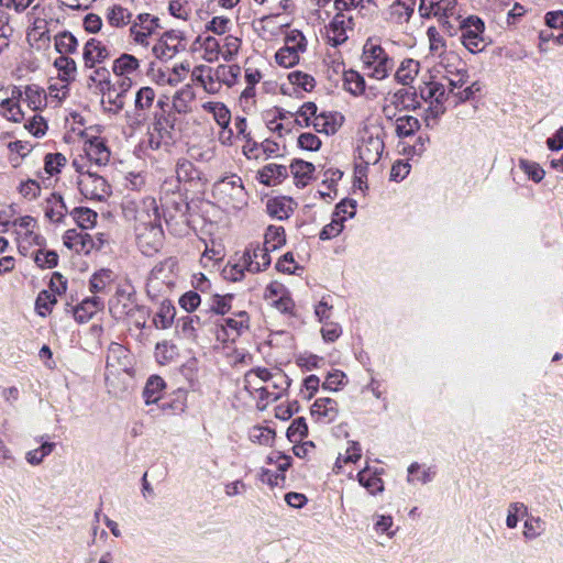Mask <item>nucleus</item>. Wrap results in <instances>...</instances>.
<instances>
[{"instance_id": "f257e3e1", "label": "nucleus", "mask_w": 563, "mask_h": 563, "mask_svg": "<svg viewBox=\"0 0 563 563\" xmlns=\"http://www.w3.org/2000/svg\"><path fill=\"white\" fill-rule=\"evenodd\" d=\"M47 106L45 90L37 85L14 87L0 102V114L10 122L22 123L24 113L42 112Z\"/></svg>"}, {"instance_id": "f03ea898", "label": "nucleus", "mask_w": 563, "mask_h": 563, "mask_svg": "<svg viewBox=\"0 0 563 563\" xmlns=\"http://www.w3.org/2000/svg\"><path fill=\"white\" fill-rule=\"evenodd\" d=\"M214 205L228 214H235L249 203V194L240 176L222 177L212 187Z\"/></svg>"}, {"instance_id": "7ed1b4c3", "label": "nucleus", "mask_w": 563, "mask_h": 563, "mask_svg": "<svg viewBox=\"0 0 563 563\" xmlns=\"http://www.w3.org/2000/svg\"><path fill=\"white\" fill-rule=\"evenodd\" d=\"M124 219L136 228L151 225L162 221V213L154 197H125L122 202Z\"/></svg>"}, {"instance_id": "20e7f679", "label": "nucleus", "mask_w": 563, "mask_h": 563, "mask_svg": "<svg viewBox=\"0 0 563 563\" xmlns=\"http://www.w3.org/2000/svg\"><path fill=\"white\" fill-rule=\"evenodd\" d=\"M111 152L103 137L86 134L82 139L81 153L74 156L71 166L76 172L103 167L110 162Z\"/></svg>"}, {"instance_id": "39448f33", "label": "nucleus", "mask_w": 563, "mask_h": 563, "mask_svg": "<svg viewBox=\"0 0 563 563\" xmlns=\"http://www.w3.org/2000/svg\"><path fill=\"white\" fill-rule=\"evenodd\" d=\"M361 60L371 78L383 80L389 76L394 68V60L389 57L380 41L375 37L366 40Z\"/></svg>"}, {"instance_id": "423d86ee", "label": "nucleus", "mask_w": 563, "mask_h": 563, "mask_svg": "<svg viewBox=\"0 0 563 563\" xmlns=\"http://www.w3.org/2000/svg\"><path fill=\"white\" fill-rule=\"evenodd\" d=\"M175 268L176 262L168 258L152 269L146 283V292L152 299L164 297L173 290L177 283Z\"/></svg>"}, {"instance_id": "0eeeda50", "label": "nucleus", "mask_w": 563, "mask_h": 563, "mask_svg": "<svg viewBox=\"0 0 563 563\" xmlns=\"http://www.w3.org/2000/svg\"><path fill=\"white\" fill-rule=\"evenodd\" d=\"M1 225L13 230L19 252L23 256H29L32 246H42L44 243V238L37 232V221L31 216L19 217Z\"/></svg>"}, {"instance_id": "6e6552de", "label": "nucleus", "mask_w": 563, "mask_h": 563, "mask_svg": "<svg viewBox=\"0 0 563 563\" xmlns=\"http://www.w3.org/2000/svg\"><path fill=\"white\" fill-rule=\"evenodd\" d=\"M308 42L299 30L291 29L284 36V46L275 54V60L279 66L290 68L297 65L300 56L307 51Z\"/></svg>"}, {"instance_id": "1a4fd4ad", "label": "nucleus", "mask_w": 563, "mask_h": 563, "mask_svg": "<svg viewBox=\"0 0 563 563\" xmlns=\"http://www.w3.org/2000/svg\"><path fill=\"white\" fill-rule=\"evenodd\" d=\"M461 42L471 53L483 52L488 42L485 37V24L476 15H468L460 21Z\"/></svg>"}, {"instance_id": "9d476101", "label": "nucleus", "mask_w": 563, "mask_h": 563, "mask_svg": "<svg viewBox=\"0 0 563 563\" xmlns=\"http://www.w3.org/2000/svg\"><path fill=\"white\" fill-rule=\"evenodd\" d=\"M76 173L78 190L86 199L103 201L111 195L110 185L96 170L87 168Z\"/></svg>"}, {"instance_id": "9b49d317", "label": "nucleus", "mask_w": 563, "mask_h": 563, "mask_svg": "<svg viewBox=\"0 0 563 563\" xmlns=\"http://www.w3.org/2000/svg\"><path fill=\"white\" fill-rule=\"evenodd\" d=\"M378 128L364 129L357 146L358 159L365 166L375 165L380 159L384 142Z\"/></svg>"}, {"instance_id": "f8f14e48", "label": "nucleus", "mask_w": 563, "mask_h": 563, "mask_svg": "<svg viewBox=\"0 0 563 563\" xmlns=\"http://www.w3.org/2000/svg\"><path fill=\"white\" fill-rule=\"evenodd\" d=\"M159 29V19L157 16L150 13H140L131 22L129 36L134 44L147 47L150 38L156 35Z\"/></svg>"}, {"instance_id": "ddd939ff", "label": "nucleus", "mask_w": 563, "mask_h": 563, "mask_svg": "<svg viewBox=\"0 0 563 563\" xmlns=\"http://www.w3.org/2000/svg\"><path fill=\"white\" fill-rule=\"evenodd\" d=\"M134 233L137 247L144 255L152 256L162 249L164 242L162 221L136 228L134 229Z\"/></svg>"}, {"instance_id": "4468645a", "label": "nucleus", "mask_w": 563, "mask_h": 563, "mask_svg": "<svg viewBox=\"0 0 563 563\" xmlns=\"http://www.w3.org/2000/svg\"><path fill=\"white\" fill-rule=\"evenodd\" d=\"M185 36L178 31L165 32L152 46L153 55L161 60L172 59L176 54L185 51Z\"/></svg>"}, {"instance_id": "2eb2a0df", "label": "nucleus", "mask_w": 563, "mask_h": 563, "mask_svg": "<svg viewBox=\"0 0 563 563\" xmlns=\"http://www.w3.org/2000/svg\"><path fill=\"white\" fill-rule=\"evenodd\" d=\"M165 101L158 99L156 106L161 111L153 114L152 122L148 125V146L152 150H158L162 141L169 135L168 128H173V123L164 112Z\"/></svg>"}, {"instance_id": "dca6fc26", "label": "nucleus", "mask_w": 563, "mask_h": 563, "mask_svg": "<svg viewBox=\"0 0 563 563\" xmlns=\"http://www.w3.org/2000/svg\"><path fill=\"white\" fill-rule=\"evenodd\" d=\"M243 266L255 274L265 271L271 265V256L267 249L261 244H250L242 255Z\"/></svg>"}, {"instance_id": "f3484780", "label": "nucleus", "mask_w": 563, "mask_h": 563, "mask_svg": "<svg viewBox=\"0 0 563 563\" xmlns=\"http://www.w3.org/2000/svg\"><path fill=\"white\" fill-rule=\"evenodd\" d=\"M131 366L129 351L119 343H111L107 353V372L109 375H119L128 372Z\"/></svg>"}, {"instance_id": "a211bd4d", "label": "nucleus", "mask_w": 563, "mask_h": 563, "mask_svg": "<svg viewBox=\"0 0 563 563\" xmlns=\"http://www.w3.org/2000/svg\"><path fill=\"white\" fill-rule=\"evenodd\" d=\"M290 31L288 23L280 14L267 15L258 21V35L264 41H275Z\"/></svg>"}, {"instance_id": "6ab92c4d", "label": "nucleus", "mask_w": 563, "mask_h": 563, "mask_svg": "<svg viewBox=\"0 0 563 563\" xmlns=\"http://www.w3.org/2000/svg\"><path fill=\"white\" fill-rule=\"evenodd\" d=\"M353 27V19L344 13H336L327 30L328 41L338 46L347 40V31Z\"/></svg>"}, {"instance_id": "aec40b11", "label": "nucleus", "mask_w": 563, "mask_h": 563, "mask_svg": "<svg viewBox=\"0 0 563 563\" xmlns=\"http://www.w3.org/2000/svg\"><path fill=\"white\" fill-rule=\"evenodd\" d=\"M265 377V394L264 399L277 400L282 394L289 387L290 382L286 374L280 369H267Z\"/></svg>"}, {"instance_id": "412c9836", "label": "nucleus", "mask_w": 563, "mask_h": 563, "mask_svg": "<svg viewBox=\"0 0 563 563\" xmlns=\"http://www.w3.org/2000/svg\"><path fill=\"white\" fill-rule=\"evenodd\" d=\"M111 56L110 49L100 40H88L82 48V59L85 68H93Z\"/></svg>"}, {"instance_id": "4be33fe9", "label": "nucleus", "mask_w": 563, "mask_h": 563, "mask_svg": "<svg viewBox=\"0 0 563 563\" xmlns=\"http://www.w3.org/2000/svg\"><path fill=\"white\" fill-rule=\"evenodd\" d=\"M410 100V93L406 89H398L384 97L382 112L387 120H393L398 112L408 109L407 101Z\"/></svg>"}, {"instance_id": "5701e85b", "label": "nucleus", "mask_w": 563, "mask_h": 563, "mask_svg": "<svg viewBox=\"0 0 563 563\" xmlns=\"http://www.w3.org/2000/svg\"><path fill=\"white\" fill-rule=\"evenodd\" d=\"M115 81L110 82V88L107 92L108 101L115 107L117 110H122L124 107V97L134 86L133 77L130 76H114Z\"/></svg>"}, {"instance_id": "b1692460", "label": "nucleus", "mask_w": 563, "mask_h": 563, "mask_svg": "<svg viewBox=\"0 0 563 563\" xmlns=\"http://www.w3.org/2000/svg\"><path fill=\"white\" fill-rule=\"evenodd\" d=\"M111 69L114 76L133 77L141 71V60L132 54L122 53L112 62Z\"/></svg>"}, {"instance_id": "393cba45", "label": "nucleus", "mask_w": 563, "mask_h": 563, "mask_svg": "<svg viewBox=\"0 0 563 563\" xmlns=\"http://www.w3.org/2000/svg\"><path fill=\"white\" fill-rule=\"evenodd\" d=\"M318 114V107L313 102H305L296 112L286 111L279 114L282 120L294 118L295 123L300 128H309Z\"/></svg>"}, {"instance_id": "a878e982", "label": "nucleus", "mask_w": 563, "mask_h": 563, "mask_svg": "<svg viewBox=\"0 0 563 563\" xmlns=\"http://www.w3.org/2000/svg\"><path fill=\"white\" fill-rule=\"evenodd\" d=\"M288 177V168L285 165L267 164L256 175V179L265 186H276Z\"/></svg>"}, {"instance_id": "bb28decb", "label": "nucleus", "mask_w": 563, "mask_h": 563, "mask_svg": "<svg viewBox=\"0 0 563 563\" xmlns=\"http://www.w3.org/2000/svg\"><path fill=\"white\" fill-rule=\"evenodd\" d=\"M107 23L115 29H124L131 25L133 13L125 7L114 3L109 5L104 11Z\"/></svg>"}, {"instance_id": "cd10ccee", "label": "nucleus", "mask_w": 563, "mask_h": 563, "mask_svg": "<svg viewBox=\"0 0 563 563\" xmlns=\"http://www.w3.org/2000/svg\"><path fill=\"white\" fill-rule=\"evenodd\" d=\"M43 208L45 217L54 223H60L67 213L63 197L56 192L51 194L45 199Z\"/></svg>"}, {"instance_id": "c85d7f7f", "label": "nucleus", "mask_w": 563, "mask_h": 563, "mask_svg": "<svg viewBox=\"0 0 563 563\" xmlns=\"http://www.w3.org/2000/svg\"><path fill=\"white\" fill-rule=\"evenodd\" d=\"M296 202L289 197H275L266 202L267 213L278 220H284L290 217L294 211Z\"/></svg>"}, {"instance_id": "c756f323", "label": "nucleus", "mask_w": 563, "mask_h": 563, "mask_svg": "<svg viewBox=\"0 0 563 563\" xmlns=\"http://www.w3.org/2000/svg\"><path fill=\"white\" fill-rule=\"evenodd\" d=\"M102 308L103 301L99 297L84 299L74 309V318L79 323L88 322Z\"/></svg>"}, {"instance_id": "7c9ffc66", "label": "nucleus", "mask_w": 563, "mask_h": 563, "mask_svg": "<svg viewBox=\"0 0 563 563\" xmlns=\"http://www.w3.org/2000/svg\"><path fill=\"white\" fill-rule=\"evenodd\" d=\"M265 375H267V368H255L249 371L244 375V387L251 394H258L261 399H264L265 394Z\"/></svg>"}, {"instance_id": "2f4dec72", "label": "nucleus", "mask_w": 563, "mask_h": 563, "mask_svg": "<svg viewBox=\"0 0 563 563\" xmlns=\"http://www.w3.org/2000/svg\"><path fill=\"white\" fill-rule=\"evenodd\" d=\"M420 71V63L413 58L401 60L395 73V79L402 86L411 85Z\"/></svg>"}, {"instance_id": "473e14b6", "label": "nucleus", "mask_w": 563, "mask_h": 563, "mask_svg": "<svg viewBox=\"0 0 563 563\" xmlns=\"http://www.w3.org/2000/svg\"><path fill=\"white\" fill-rule=\"evenodd\" d=\"M311 415L318 420L331 422L335 419L338 415V405L331 398H319L314 401V404L311 407Z\"/></svg>"}, {"instance_id": "72a5a7b5", "label": "nucleus", "mask_w": 563, "mask_h": 563, "mask_svg": "<svg viewBox=\"0 0 563 563\" xmlns=\"http://www.w3.org/2000/svg\"><path fill=\"white\" fill-rule=\"evenodd\" d=\"M90 73L87 76V85L88 87H95L98 89L103 96L107 97V92L110 88L111 76L108 68L100 66H93V68H89Z\"/></svg>"}, {"instance_id": "f704fd0d", "label": "nucleus", "mask_w": 563, "mask_h": 563, "mask_svg": "<svg viewBox=\"0 0 563 563\" xmlns=\"http://www.w3.org/2000/svg\"><path fill=\"white\" fill-rule=\"evenodd\" d=\"M136 305L131 298V295L118 291L115 297L110 302V312L117 318L122 319L129 316Z\"/></svg>"}, {"instance_id": "c9c22d12", "label": "nucleus", "mask_w": 563, "mask_h": 563, "mask_svg": "<svg viewBox=\"0 0 563 563\" xmlns=\"http://www.w3.org/2000/svg\"><path fill=\"white\" fill-rule=\"evenodd\" d=\"M343 86L346 91L353 96L366 95L369 97V92H366V85L364 77L356 70L349 69L343 74ZM372 90V88H369Z\"/></svg>"}, {"instance_id": "e433bc0d", "label": "nucleus", "mask_w": 563, "mask_h": 563, "mask_svg": "<svg viewBox=\"0 0 563 563\" xmlns=\"http://www.w3.org/2000/svg\"><path fill=\"white\" fill-rule=\"evenodd\" d=\"M289 168L294 176L295 184L299 188H303L308 185L314 172L313 164L300 159L294 161Z\"/></svg>"}, {"instance_id": "4c0bfd02", "label": "nucleus", "mask_w": 563, "mask_h": 563, "mask_svg": "<svg viewBox=\"0 0 563 563\" xmlns=\"http://www.w3.org/2000/svg\"><path fill=\"white\" fill-rule=\"evenodd\" d=\"M197 43H199L201 56L206 62L213 63L222 57L220 42L218 38L211 35H207L205 37L199 36L197 38Z\"/></svg>"}, {"instance_id": "58836bf2", "label": "nucleus", "mask_w": 563, "mask_h": 563, "mask_svg": "<svg viewBox=\"0 0 563 563\" xmlns=\"http://www.w3.org/2000/svg\"><path fill=\"white\" fill-rule=\"evenodd\" d=\"M195 100V93L189 86L177 90L172 100V107L178 114H187L191 112V106Z\"/></svg>"}, {"instance_id": "ea45409f", "label": "nucleus", "mask_w": 563, "mask_h": 563, "mask_svg": "<svg viewBox=\"0 0 563 563\" xmlns=\"http://www.w3.org/2000/svg\"><path fill=\"white\" fill-rule=\"evenodd\" d=\"M24 129L35 137H43L47 130L48 124L42 112L24 113L23 119Z\"/></svg>"}, {"instance_id": "a19ab883", "label": "nucleus", "mask_w": 563, "mask_h": 563, "mask_svg": "<svg viewBox=\"0 0 563 563\" xmlns=\"http://www.w3.org/2000/svg\"><path fill=\"white\" fill-rule=\"evenodd\" d=\"M416 0H396L390 7V16L398 23H407L415 10Z\"/></svg>"}, {"instance_id": "79ce46f5", "label": "nucleus", "mask_w": 563, "mask_h": 563, "mask_svg": "<svg viewBox=\"0 0 563 563\" xmlns=\"http://www.w3.org/2000/svg\"><path fill=\"white\" fill-rule=\"evenodd\" d=\"M202 109L212 114L214 121L222 129H227L231 121L230 110L224 103L218 101H208L202 103Z\"/></svg>"}, {"instance_id": "37998d69", "label": "nucleus", "mask_w": 563, "mask_h": 563, "mask_svg": "<svg viewBox=\"0 0 563 563\" xmlns=\"http://www.w3.org/2000/svg\"><path fill=\"white\" fill-rule=\"evenodd\" d=\"M212 75L219 80L220 88L223 85L232 87L241 76V67L238 65H219L213 68Z\"/></svg>"}, {"instance_id": "c03bdc74", "label": "nucleus", "mask_w": 563, "mask_h": 563, "mask_svg": "<svg viewBox=\"0 0 563 563\" xmlns=\"http://www.w3.org/2000/svg\"><path fill=\"white\" fill-rule=\"evenodd\" d=\"M420 95L424 100L437 103H444V101L450 99L445 85L438 81L426 84V86L420 89Z\"/></svg>"}, {"instance_id": "a18cd8bd", "label": "nucleus", "mask_w": 563, "mask_h": 563, "mask_svg": "<svg viewBox=\"0 0 563 563\" xmlns=\"http://www.w3.org/2000/svg\"><path fill=\"white\" fill-rule=\"evenodd\" d=\"M165 388V383L163 378L159 376H151L143 390V398L146 405L157 402L162 396Z\"/></svg>"}, {"instance_id": "49530a36", "label": "nucleus", "mask_w": 563, "mask_h": 563, "mask_svg": "<svg viewBox=\"0 0 563 563\" xmlns=\"http://www.w3.org/2000/svg\"><path fill=\"white\" fill-rule=\"evenodd\" d=\"M156 100V91L153 87L143 86L135 93L134 110L147 113Z\"/></svg>"}, {"instance_id": "de8ad7c7", "label": "nucleus", "mask_w": 563, "mask_h": 563, "mask_svg": "<svg viewBox=\"0 0 563 563\" xmlns=\"http://www.w3.org/2000/svg\"><path fill=\"white\" fill-rule=\"evenodd\" d=\"M250 318L245 311H239L232 318H225L222 323L228 328L230 334L236 339L249 329Z\"/></svg>"}, {"instance_id": "09e8293b", "label": "nucleus", "mask_w": 563, "mask_h": 563, "mask_svg": "<svg viewBox=\"0 0 563 563\" xmlns=\"http://www.w3.org/2000/svg\"><path fill=\"white\" fill-rule=\"evenodd\" d=\"M54 66L57 68L58 76L63 82H69L75 79L77 65L73 58L62 55L55 59Z\"/></svg>"}, {"instance_id": "8fccbe9b", "label": "nucleus", "mask_w": 563, "mask_h": 563, "mask_svg": "<svg viewBox=\"0 0 563 563\" xmlns=\"http://www.w3.org/2000/svg\"><path fill=\"white\" fill-rule=\"evenodd\" d=\"M285 242L286 236L283 227L269 225L266 229L263 246L267 249L268 252L279 249Z\"/></svg>"}, {"instance_id": "3c124183", "label": "nucleus", "mask_w": 563, "mask_h": 563, "mask_svg": "<svg viewBox=\"0 0 563 563\" xmlns=\"http://www.w3.org/2000/svg\"><path fill=\"white\" fill-rule=\"evenodd\" d=\"M358 483L365 487L369 494L375 495L384 490V483L379 476L364 468L357 474Z\"/></svg>"}, {"instance_id": "603ef678", "label": "nucleus", "mask_w": 563, "mask_h": 563, "mask_svg": "<svg viewBox=\"0 0 563 563\" xmlns=\"http://www.w3.org/2000/svg\"><path fill=\"white\" fill-rule=\"evenodd\" d=\"M395 128L399 137H408L420 129V122L412 115H402L396 118Z\"/></svg>"}, {"instance_id": "864d4df0", "label": "nucleus", "mask_w": 563, "mask_h": 563, "mask_svg": "<svg viewBox=\"0 0 563 563\" xmlns=\"http://www.w3.org/2000/svg\"><path fill=\"white\" fill-rule=\"evenodd\" d=\"M429 51L433 56L443 57L446 54V43L437 27L430 26L427 30Z\"/></svg>"}, {"instance_id": "5fc2aeb1", "label": "nucleus", "mask_w": 563, "mask_h": 563, "mask_svg": "<svg viewBox=\"0 0 563 563\" xmlns=\"http://www.w3.org/2000/svg\"><path fill=\"white\" fill-rule=\"evenodd\" d=\"M175 309L172 306V303L167 300H163L158 311L156 312L153 322L156 328L158 329H167L172 325L174 316H175Z\"/></svg>"}, {"instance_id": "6e6d98bb", "label": "nucleus", "mask_w": 563, "mask_h": 563, "mask_svg": "<svg viewBox=\"0 0 563 563\" xmlns=\"http://www.w3.org/2000/svg\"><path fill=\"white\" fill-rule=\"evenodd\" d=\"M29 255L33 256L34 262L42 269L53 268L57 266L58 263V255L55 251L42 249L41 246L36 251H30Z\"/></svg>"}, {"instance_id": "4d7b16f0", "label": "nucleus", "mask_w": 563, "mask_h": 563, "mask_svg": "<svg viewBox=\"0 0 563 563\" xmlns=\"http://www.w3.org/2000/svg\"><path fill=\"white\" fill-rule=\"evenodd\" d=\"M54 46L58 53L65 56V54L76 52L78 42L71 33L62 32L54 37Z\"/></svg>"}, {"instance_id": "13d9d810", "label": "nucleus", "mask_w": 563, "mask_h": 563, "mask_svg": "<svg viewBox=\"0 0 563 563\" xmlns=\"http://www.w3.org/2000/svg\"><path fill=\"white\" fill-rule=\"evenodd\" d=\"M168 10L174 18L186 22L191 18L194 8L191 0H170Z\"/></svg>"}, {"instance_id": "bf43d9fd", "label": "nucleus", "mask_w": 563, "mask_h": 563, "mask_svg": "<svg viewBox=\"0 0 563 563\" xmlns=\"http://www.w3.org/2000/svg\"><path fill=\"white\" fill-rule=\"evenodd\" d=\"M523 523V537L528 540L537 539L545 530V522L540 517L526 516Z\"/></svg>"}, {"instance_id": "052dcab7", "label": "nucleus", "mask_w": 563, "mask_h": 563, "mask_svg": "<svg viewBox=\"0 0 563 563\" xmlns=\"http://www.w3.org/2000/svg\"><path fill=\"white\" fill-rule=\"evenodd\" d=\"M73 218L82 230L91 229L97 222V213L88 208H76L71 211Z\"/></svg>"}, {"instance_id": "680f3d73", "label": "nucleus", "mask_w": 563, "mask_h": 563, "mask_svg": "<svg viewBox=\"0 0 563 563\" xmlns=\"http://www.w3.org/2000/svg\"><path fill=\"white\" fill-rule=\"evenodd\" d=\"M312 128L319 133L330 135L336 132L338 124L331 114L321 112L313 119Z\"/></svg>"}, {"instance_id": "e2e57ef3", "label": "nucleus", "mask_w": 563, "mask_h": 563, "mask_svg": "<svg viewBox=\"0 0 563 563\" xmlns=\"http://www.w3.org/2000/svg\"><path fill=\"white\" fill-rule=\"evenodd\" d=\"M166 69L168 74L167 85L174 87L187 78V75L190 73V63L188 60H184L176 64L173 68Z\"/></svg>"}, {"instance_id": "0e129e2a", "label": "nucleus", "mask_w": 563, "mask_h": 563, "mask_svg": "<svg viewBox=\"0 0 563 563\" xmlns=\"http://www.w3.org/2000/svg\"><path fill=\"white\" fill-rule=\"evenodd\" d=\"M56 295L48 290L41 291L35 301L37 313L42 317H45L52 311V308L56 305Z\"/></svg>"}, {"instance_id": "69168bd1", "label": "nucleus", "mask_w": 563, "mask_h": 563, "mask_svg": "<svg viewBox=\"0 0 563 563\" xmlns=\"http://www.w3.org/2000/svg\"><path fill=\"white\" fill-rule=\"evenodd\" d=\"M66 163L67 158L62 153H49L44 158V169L48 175L53 176L58 174Z\"/></svg>"}, {"instance_id": "338daca9", "label": "nucleus", "mask_w": 563, "mask_h": 563, "mask_svg": "<svg viewBox=\"0 0 563 563\" xmlns=\"http://www.w3.org/2000/svg\"><path fill=\"white\" fill-rule=\"evenodd\" d=\"M222 58L227 62L233 59L241 47V40L233 35H227L220 44Z\"/></svg>"}, {"instance_id": "774afa93", "label": "nucleus", "mask_w": 563, "mask_h": 563, "mask_svg": "<svg viewBox=\"0 0 563 563\" xmlns=\"http://www.w3.org/2000/svg\"><path fill=\"white\" fill-rule=\"evenodd\" d=\"M291 85L301 88L305 91H311L314 88V78L306 73L296 70L288 75Z\"/></svg>"}]
</instances>
